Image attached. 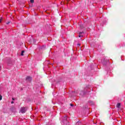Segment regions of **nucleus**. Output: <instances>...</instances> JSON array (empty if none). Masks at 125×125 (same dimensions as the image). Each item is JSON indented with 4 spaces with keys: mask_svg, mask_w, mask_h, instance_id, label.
<instances>
[{
    "mask_svg": "<svg viewBox=\"0 0 125 125\" xmlns=\"http://www.w3.org/2000/svg\"><path fill=\"white\" fill-rule=\"evenodd\" d=\"M63 123L64 125H65V124H66V125H69V122H68L67 121V116H65L64 117H63Z\"/></svg>",
    "mask_w": 125,
    "mask_h": 125,
    "instance_id": "f257e3e1",
    "label": "nucleus"
},
{
    "mask_svg": "<svg viewBox=\"0 0 125 125\" xmlns=\"http://www.w3.org/2000/svg\"><path fill=\"white\" fill-rule=\"evenodd\" d=\"M26 111H27V109L24 107H21L20 109V112L22 114H24V113H26Z\"/></svg>",
    "mask_w": 125,
    "mask_h": 125,
    "instance_id": "f03ea898",
    "label": "nucleus"
},
{
    "mask_svg": "<svg viewBox=\"0 0 125 125\" xmlns=\"http://www.w3.org/2000/svg\"><path fill=\"white\" fill-rule=\"evenodd\" d=\"M102 62L104 65H107V63H109V60H106L105 59H104L102 60Z\"/></svg>",
    "mask_w": 125,
    "mask_h": 125,
    "instance_id": "7ed1b4c3",
    "label": "nucleus"
},
{
    "mask_svg": "<svg viewBox=\"0 0 125 125\" xmlns=\"http://www.w3.org/2000/svg\"><path fill=\"white\" fill-rule=\"evenodd\" d=\"M82 34H83V32L79 33V38H83V36L82 35Z\"/></svg>",
    "mask_w": 125,
    "mask_h": 125,
    "instance_id": "20e7f679",
    "label": "nucleus"
},
{
    "mask_svg": "<svg viewBox=\"0 0 125 125\" xmlns=\"http://www.w3.org/2000/svg\"><path fill=\"white\" fill-rule=\"evenodd\" d=\"M117 108H120L121 107V104L118 103L116 105Z\"/></svg>",
    "mask_w": 125,
    "mask_h": 125,
    "instance_id": "39448f33",
    "label": "nucleus"
},
{
    "mask_svg": "<svg viewBox=\"0 0 125 125\" xmlns=\"http://www.w3.org/2000/svg\"><path fill=\"white\" fill-rule=\"evenodd\" d=\"M24 52H25L24 51H21V56H24Z\"/></svg>",
    "mask_w": 125,
    "mask_h": 125,
    "instance_id": "423d86ee",
    "label": "nucleus"
},
{
    "mask_svg": "<svg viewBox=\"0 0 125 125\" xmlns=\"http://www.w3.org/2000/svg\"><path fill=\"white\" fill-rule=\"evenodd\" d=\"M89 103L90 104H91V105H93L94 104V103H93V102L92 101H90L89 102Z\"/></svg>",
    "mask_w": 125,
    "mask_h": 125,
    "instance_id": "0eeeda50",
    "label": "nucleus"
},
{
    "mask_svg": "<svg viewBox=\"0 0 125 125\" xmlns=\"http://www.w3.org/2000/svg\"><path fill=\"white\" fill-rule=\"evenodd\" d=\"M30 2L34 3V2H35V0H30Z\"/></svg>",
    "mask_w": 125,
    "mask_h": 125,
    "instance_id": "6e6552de",
    "label": "nucleus"
},
{
    "mask_svg": "<svg viewBox=\"0 0 125 125\" xmlns=\"http://www.w3.org/2000/svg\"><path fill=\"white\" fill-rule=\"evenodd\" d=\"M26 79H32V77L30 76H27L26 77Z\"/></svg>",
    "mask_w": 125,
    "mask_h": 125,
    "instance_id": "1a4fd4ad",
    "label": "nucleus"
},
{
    "mask_svg": "<svg viewBox=\"0 0 125 125\" xmlns=\"http://www.w3.org/2000/svg\"><path fill=\"white\" fill-rule=\"evenodd\" d=\"M2 99V96L0 95V101Z\"/></svg>",
    "mask_w": 125,
    "mask_h": 125,
    "instance_id": "9d476101",
    "label": "nucleus"
},
{
    "mask_svg": "<svg viewBox=\"0 0 125 125\" xmlns=\"http://www.w3.org/2000/svg\"><path fill=\"white\" fill-rule=\"evenodd\" d=\"M9 23H10V21H8L6 22V24L8 25V24H9Z\"/></svg>",
    "mask_w": 125,
    "mask_h": 125,
    "instance_id": "9b49d317",
    "label": "nucleus"
},
{
    "mask_svg": "<svg viewBox=\"0 0 125 125\" xmlns=\"http://www.w3.org/2000/svg\"><path fill=\"white\" fill-rule=\"evenodd\" d=\"M2 20V19H0V23L1 22Z\"/></svg>",
    "mask_w": 125,
    "mask_h": 125,
    "instance_id": "f8f14e48",
    "label": "nucleus"
},
{
    "mask_svg": "<svg viewBox=\"0 0 125 125\" xmlns=\"http://www.w3.org/2000/svg\"><path fill=\"white\" fill-rule=\"evenodd\" d=\"M13 103H14L13 102H11V104H13Z\"/></svg>",
    "mask_w": 125,
    "mask_h": 125,
    "instance_id": "ddd939ff",
    "label": "nucleus"
},
{
    "mask_svg": "<svg viewBox=\"0 0 125 125\" xmlns=\"http://www.w3.org/2000/svg\"><path fill=\"white\" fill-rule=\"evenodd\" d=\"M70 106H73V105L72 104H70Z\"/></svg>",
    "mask_w": 125,
    "mask_h": 125,
    "instance_id": "4468645a",
    "label": "nucleus"
},
{
    "mask_svg": "<svg viewBox=\"0 0 125 125\" xmlns=\"http://www.w3.org/2000/svg\"><path fill=\"white\" fill-rule=\"evenodd\" d=\"M78 45H79V46H80V45H81V44H78Z\"/></svg>",
    "mask_w": 125,
    "mask_h": 125,
    "instance_id": "2eb2a0df",
    "label": "nucleus"
},
{
    "mask_svg": "<svg viewBox=\"0 0 125 125\" xmlns=\"http://www.w3.org/2000/svg\"><path fill=\"white\" fill-rule=\"evenodd\" d=\"M12 100H14V99L13 98Z\"/></svg>",
    "mask_w": 125,
    "mask_h": 125,
    "instance_id": "dca6fc26",
    "label": "nucleus"
},
{
    "mask_svg": "<svg viewBox=\"0 0 125 125\" xmlns=\"http://www.w3.org/2000/svg\"><path fill=\"white\" fill-rule=\"evenodd\" d=\"M26 81H28V79H26Z\"/></svg>",
    "mask_w": 125,
    "mask_h": 125,
    "instance_id": "f3484780",
    "label": "nucleus"
}]
</instances>
